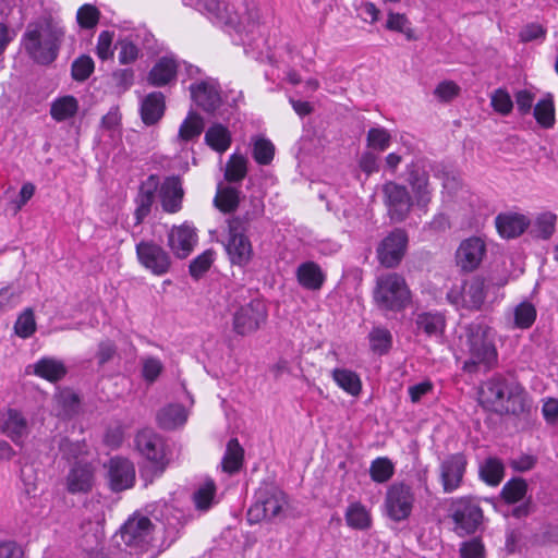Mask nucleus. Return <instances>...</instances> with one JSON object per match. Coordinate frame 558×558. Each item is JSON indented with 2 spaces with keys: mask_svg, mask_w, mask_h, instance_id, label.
<instances>
[{
  "mask_svg": "<svg viewBox=\"0 0 558 558\" xmlns=\"http://www.w3.org/2000/svg\"><path fill=\"white\" fill-rule=\"evenodd\" d=\"M287 504L286 494L281 489L272 485H265L256 493V500L247 511V521L250 524H255L280 519Z\"/></svg>",
  "mask_w": 558,
  "mask_h": 558,
  "instance_id": "39448f33",
  "label": "nucleus"
},
{
  "mask_svg": "<svg viewBox=\"0 0 558 558\" xmlns=\"http://www.w3.org/2000/svg\"><path fill=\"white\" fill-rule=\"evenodd\" d=\"M263 208L259 202L253 203V210L247 211L243 217H233L228 221L229 239L226 244V251L232 265L245 266L253 256L251 241L245 235L246 225L260 216Z\"/></svg>",
  "mask_w": 558,
  "mask_h": 558,
  "instance_id": "20e7f679",
  "label": "nucleus"
},
{
  "mask_svg": "<svg viewBox=\"0 0 558 558\" xmlns=\"http://www.w3.org/2000/svg\"><path fill=\"white\" fill-rule=\"evenodd\" d=\"M275 147L272 143L266 138H258L254 143L253 157L259 165H268L274 159Z\"/></svg>",
  "mask_w": 558,
  "mask_h": 558,
  "instance_id": "6e6d98bb",
  "label": "nucleus"
},
{
  "mask_svg": "<svg viewBox=\"0 0 558 558\" xmlns=\"http://www.w3.org/2000/svg\"><path fill=\"white\" fill-rule=\"evenodd\" d=\"M296 278L303 288L317 291L323 287L326 276L319 265L314 262H305L298 267Z\"/></svg>",
  "mask_w": 558,
  "mask_h": 558,
  "instance_id": "7c9ffc66",
  "label": "nucleus"
},
{
  "mask_svg": "<svg viewBox=\"0 0 558 558\" xmlns=\"http://www.w3.org/2000/svg\"><path fill=\"white\" fill-rule=\"evenodd\" d=\"M247 173V159L238 154L230 156L225 170V179L228 182H240Z\"/></svg>",
  "mask_w": 558,
  "mask_h": 558,
  "instance_id": "ea45409f",
  "label": "nucleus"
},
{
  "mask_svg": "<svg viewBox=\"0 0 558 558\" xmlns=\"http://www.w3.org/2000/svg\"><path fill=\"white\" fill-rule=\"evenodd\" d=\"M63 38L64 29L60 22L46 15L27 25L22 44L34 61L49 64L58 57Z\"/></svg>",
  "mask_w": 558,
  "mask_h": 558,
  "instance_id": "f03ea898",
  "label": "nucleus"
},
{
  "mask_svg": "<svg viewBox=\"0 0 558 558\" xmlns=\"http://www.w3.org/2000/svg\"><path fill=\"white\" fill-rule=\"evenodd\" d=\"M95 470L89 463L77 462L66 475V489L71 494H86L92 490Z\"/></svg>",
  "mask_w": 558,
  "mask_h": 558,
  "instance_id": "4be33fe9",
  "label": "nucleus"
},
{
  "mask_svg": "<svg viewBox=\"0 0 558 558\" xmlns=\"http://www.w3.org/2000/svg\"><path fill=\"white\" fill-rule=\"evenodd\" d=\"M267 319V307L260 300H252L233 313V330L246 336L257 331Z\"/></svg>",
  "mask_w": 558,
  "mask_h": 558,
  "instance_id": "1a4fd4ad",
  "label": "nucleus"
},
{
  "mask_svg": "<svg viewBox=\"0 0 558 558\" xmlns=\"http://www.w3.org/2000/svg\"><path fill=\"white\" fill-rule=\"evenodd\" d=\"M214 203L222 213L234 211L240 203V191L232 186H218Z\"/></svg>",
  "mask_w": 558,
  "mask_h": 558,
  "instance_id": "58836bf2",
  "label": "nucleus"
},
{
  "mask_svg": "<svg viewBox=\"0 0 558 558\" xmlns=\"http://www.w3.org/2000/svg\"><path fill=\"white\" fill-rule=\"evenodd\" d=\"M136 255L141 265L156 276H162L171 268L169 254L154 241L137 243Z\"/></svg>",
  "mask_w": 558,
  "mask_h": 558,
  "instance_id": "ddd939ff",
  "label": "nucleus"
},
{
  "mask_svg": "<svg viewBox=\"0 0 558 558\" xmlns=\"http://www.w3.org/2000/svg\"><path fill=\"white\" fill-rule=\"evenodd\" d=\"M409 20L404 14L389 12L388 20L386 22V28L392 32L402 33L408 39L413 38V32L408 27Z\"/></svg>",
  "mask_w": 558,
  "mask_h": 558,
  "instance_id": "bf43d9fd",
  "label": "nucleus"
},
{
  "mask_svg": "<svg viewBox=\"0 0 558 558\" xmlns=\"http://www.w3.org/2000/svg\"><path fill=\"white\" fill-rule=\"evenodd\" d=\"M462 558H484V546L478 539H471L460 548Z\"/></svg>",
  "mask_w": 558,
  "mask_h": 558,
  "instance_id": "774afa93",
  "label": "nucleus"
},
{
  "mask_svg": "<svg viewBox=\"0 0 558 558\" xmlns=\"http://www.w3.org/2000/svg\"><path fill=\"white\" fill-rule=\"evenodd\" d=\"M100 17L99 10L93 4L82 5L76 13V20L82 28L90 29L94 28Z\"/></svg>",
  "mask_w": 558,
  "mask_h": 558,
  "instance_id": "864d4df0",
  "label": "nucleus"
},
{
  "mask_svg": "<svg viewBox=\"0 0 558 558\" xmlns=\"http://www.w3.org/2000/svg\"><path fill=\"white\" fill-rule=\"evenodd\" d=\"M345 520L349 526L357 530H364L371 525V517L367 510L359 502L349 506Z\"/></svg>",
  "mask_w": 558,
  "mask_h": 558,
  "instance_id": "37998d69",
  "label": "nucleus"
},
{
  "mask_svg": "<svg viewBox=\"0 0 558 558\" xmlns=\"http://www.w3.org/2000/svg\"><path fill=\"white\" fill-rule=\"evenodd\" d=\"M119 47V62L121 64H131L138 58L140 50L137 46L129 39H122L118 41Z\"/></svg>",
  "mask_w": 558,
  "mask_h": 558,
  "instance_id": "e2e57ef3",
  "label": "nucleus"
},
{
  "mask_svg": "<svg viewBox=\"0 0 558 558\" xmlns=\"http://www.w3.org/2000/svg\"><path fill=\"white\" fill-rule=\"evenodd\" d=\"M166 101L161 92H153L141 104V118L145 125H155L165 114Z\"/></svg>",
  "mask_w": 558,
  "mask_h": 558,
  "instance_id": "c85d7f7f",
  "label": "nucleus"
},
{
  "mask_svg": "<svg viewBox=\"0 0 558 558\" xmlns=\"http://www.w3.org/2000/svg\"><path fill=\"white\" fill-rule=\"evenodd\" d=\"M395 473V466L392 462L385 457L375 459L369 468V474L374 482L386 483Z\"/></svg>",
  "mask_w": 558,
  "mask_h": 558,
  "instance_id": "a18cd8bd",
  "label": "nucleus"
},
{
  "mask_svg": "<svg viewBox=\"0 0 558 558\" xmlns=\"http://www.w3.org/2000/svg\"><path fill=\"white\" fill-rule=\"evenodd\" d=\"M205 121L196 111L191 110L184 121L181 123L178 133V140L190 142L197 138L204 131Z\"/></svg>",
  "mask_w": 558,
  "mask_h": 558,
  "instance_id": "72a5a7b5",
  "label": "nucleus"
},
{
  "mask_svg": "<svg viewBox=\"0 0 558 558\" xmlns=\"http://www.w3.org/2000/svg\"><path fill=\"white\" fill-rule=\"evenodd\" d=\"M34 374L51 383L62 379L66 367L62 361L53 357H43L34 365Z\"/></svg>",
  "mask_w": 558,
  "mask_h": 558,
  "instance_id": "2f4dec72",
  "label": "nucleus"
},
{
  "mask_svg": "<svg viewBox=\"0 0 558 558\" xmlns=\"http://www.w3.org/2000/svg\"><path fill=\"white\" fill-rule=\"evenodd\" d=\"M189 89L192 100L207 113H214L222 105L221 89L214 78L198 81Z\"/></svg>",
  "mask_w": 558,
  "mask_h": 558,
  "instance_id": "dca6fc26",
  "label": "nucleus"
},
{
  "mask_svg": "<svg viewBox=\"0 0 558 558\" xmlns=\"http://www.w3.org/2000/svg\"><path fill=\"white\" fill-rule=\"evenodd\" d=\"M137 450L153 463L155 471L160 474L166 468L163 442L151 429H143L135 437Z\"/></svg>",
  "mask_w": 558,
  "mask_h": 558,
  "instance_id": "a211bd4d",
  "label": "nucleus"
},
{
  "mask_svg": "<svg viewBox=\"0 0 558 558\" xmlns=\"http://www.w3.org/2000/svg\"><path fill=\"white\" fill-rule=\"evenodd\" d=\"M77 110L78 101L69 95L60 97L51 104L50 114L56 121L61 122L74 117Z\"/></svg>",
  "mask_w": 558,
  "mask_h": 558,
  "instance_id": "e433bc0d",
  "label": "nucleus"
},
{
  "mask_svg": "<svg viewBox=\"0 0 558 558\" xmlns=\"http://www.w3.org/2000/svg\"><path fill=\"white\" fill-rule=\"evenodd\" d=\"M536 318V310L529 302L520 303L514 310V324L520 328H529Z\"/></svg>",
  "mask_w": 558,
  "mask_h": 558,
  "instance_id": "5fc2aeb1",
  "label": "nucleus"
},
{
  "mask_svg": "<svg viewBox=\"0 0 558 558\" xmlns=\"http://www.w3.org/2000/svg\"><path fill=\"white\" fill-rule=\"evenodd\" d=\"M494 338L493 329L482 323H472L465 327V347L470 356L463 365L465 371L474 372L478 365L490 369L496 365L498 354Z\"/></svg>",
  "mask_w": 558,
  "mask_h": 558,
  "instance_id": "7ed1b4c3",
  "label": "nucleus"
},
{
  "mask_svg": "<svg viewBox=\"0 0 558 558\" xmlns=\"http://www.w3.org/2000/svg\"><path fill=\"white\" fill-rule=\"evenodd\" d=\"M158 186L159 178L156 174H150L140 185L138 193L135 198V225H141L144 221V219L150 214L153 204L155 202V193Z\"/></svg>",
  "mask_w": 558,
  "mask_h": 558,
  "instance_id": "5701e85b",
  "label": "nucleus"
},
{
  "mask_svg": "<svg viewBox=\"0 0 558 558\" xmlns=\"http://www.w3.org/2000/svg\"><path fill=\"white\" fill-rule=\"evenodd\" d=\"M0 429L15 444H21L28 435V425L24 415L15 410L9 409L0 416Z\"/></svg>",
  "mask_w": 558,
  "mask_h": 558,
  "instance_id": "a878e982",
  "label": "nucleus"
},
{
  "mask_svg": "<svg viewBox=\"0 0 558 558\" xmlns=\"http://www.w3.org/2000/svg\"><path fill=\"white\" fill-rule=\"evenodd\" d=\"M95 63L87 54H82L72 63L71 72L73 80L77 82L86 81L94 72Z\"/></svg>",
  "mask_w": 558,
  "mask_h": 558,
  "instance_id": "8fccbe9b",
  "label": "nucleus"
},
{
  "mask_svg": "<svg viewBox=\"0 0 558 558\" xmlns=\"http://www.w3.org/2000/svg\"><path fill=\"white\" fill-rule=\"evenodd\" d=\"M408 246V234L403 229H395L385 236L377 247V258L386 268L398 266Z\"/></svg>",
  "mask_w": 558,
  "mask_h": 558,
  "instance_id": "f8f14e48",
  "label": "nucleus"
},
{
  "mask_svg": "<svg viewBox=\"0 0 558 558\" xmlns=\"http://www.w3.org/2000/svg\"><path fill=\"white\" fill-rule=\"evenodd\" d=\"M451 518L459 533H474L483 520L480 506L470 497H461L452 500L450 505Z\"/></svg>",
  "mask_w": 558,
  "mask_h": 558,
  "instance_id": "9b49d317",
  "label": "nucleus"
},
{
  "mask_svg": "<svg viewBox=\"0 0 558 558\" xmlns=\"http://www.w3.org/2000/svg\"><path fill=\"white\" fill-rule=\"evenodd\" d=\"M466 463L468 461L463 453L449 454L441 461L439 477L446 494H450L461 486Z\"/></svg>",
  "mask_w": 558,
  "mask_h": 558,
  "instance_id": "f3484780",
  "label": "nucleus"
},
{
  "mask_svg": "<svg viewBox=\"0 0 558 558\" xmlns=\"http://www.w3.org/2000/svg\"><path fill=\"white\" fill-rule=\"evenodd\" d=\"M556 215L551 213H543L541 214L531 230V233L538 239L547 240L549 239L556 229Z\"/></svg>",
  "mask_w": 558,
  "mask_h": 558,
  "instance_id": "79ce46f5",
  "label": "nucleus"
},
{
  "mask_svg": "<svg viewBox=\"0 0 558 558\" xmlns=\"http://www.w3.org/2000/svg\"><path fill=\"white\" fill-rule=\"evenodd\" d=\"M154 529L149 518L134 514L121 527V538L130 547L144 549L153 539Z\"/></svg>",
  "mask_w": 558,
  "mask_h": 558,
  "instance_id": "4468645a",
  "label": "nucleus"
},
{
  "mask_svg": "<svg viewBox=\"0 0 558 558\" xmlns=\"http://www.w3.org/2000/svg\"><path fill=\"white\" fill-rule=\"evenodd\" d=\"M178 63L173 58L162 57L151 68L147 82L155 87H162L175 81Z\"/></svg>",
  "mask_w": 558,
  "mask_h": 558,
  "instance_id": "cd10ccee",
  "label": "nucleus"
},
{
  "mask_svg": "<svg viewBox=\"0 0 558 558\" xmlns=\"http://www.w3.org/2000/svg\"><path fill=\"white\" fill-rule=\"evenodd\" d=\"M198 7L216 19L218 23L231 26L238 32L253 31L259 19L255 8H247L243 14H239L218 0H199Z\"/></svg>",
  "mask_w": 558,
  "mask_h": 558,
  "instance_id": "0eeeda50",
  "label": "nucleus"
},
{
  "mask_svg": "<svg viewBox=\"0 0 558 558\" xmlns=\"http://www.w3.org/2000/svg\"><path fill=\"white\" fill-rule=\"evenodd\" d=\"M196 241L195 230L186 225L173 227L168 233V246L178 258H186Z\"/></svg>",
  "mask_w": 558,
  "mask_h": 558,
  "instance_id": "412c9836",
  "label": "nucleus"
},
{
  "mask_svg": "<svg viewBox=\"0 0 558 558\" xmlns=\"http://www.w3.org/2000/svg\"><path fill=\"white\" fill-rule=\"evenodd\" d=\"M408 182L414 194L416 206L426 210L432 201L428 173L423 168L412 163L408 170Z\"/></svg>",
  "mask_w": 558,
  "mask_h": 558,
  "instance_id": "b1692460",
  "label": "nucleus"
},
{
  "mask_svg": "<svg viewBox=\"0 0 558 558\" xmlns=\"http://www.w3.org/2000/svg\"><path fill=\"white\" fill-rule=\"evenodd\" d=\"M183 195L180 178L178 175L167 177L159 189L162 209L169 214L178 213L182 208Z\"/></svg>",
  "mask_w": 558,
  "mask_h": 558,
  "instance_id": "393cba45",
  "label": "nucleus"
},
{
  "mask_svg": "<svg viewBox=\"0 0 558 558\" xmlns=\"http://www.w3.org/2000/svg\"><path fill=\"white\" fill-rule=\"evenodd\" d=\"M374 300L381 310L400 311L404 308L410 301V290L404 278L398 274L378 277Z\"/></svg>",
  "mask_w": 558,
  "mask_h": 558,
  "instance_id": "423d86ee",
  "label": "nucleus"
},
{
  "mask_svg": "<svg viewBox=\"0 0 558 558\" xmlns=\"http://www.w3.org/2000/svg\"><path fill=\"white\" fill-rule=\"evenodd\" d=\"M108 475L110 488L113 492H122L134 485L135 468L130 460L116 457L109 461Z\"/></svg>",
  "mask_w": 558,
  "mask_h": 558,
  "instance_id": "6ab92c4d",
  "label": "nucleus"
},
{
  "mask_svg": "<svg viewBox=\"0 0 558 558\" xmlns=\"http://www.w3.org/2000/svg\"><path fill=\"white\" fill-rule=\"evenodd\" d=\"M416 325L428 336H437L442 332L445 320L439 314L422 313L416 318Z\"/></svg>",
  "mask_w": 558,
  "mask_h": 558,
  "instance_id": "c03bdc74",
  "label": "nucleus"
},
{
  "mask_svg": "<svg viewBox=\"0 0 558 558\" xmlns=\"http://www.w3.org/2000/svg\"><path fill=\"white\" fill-rule=\"evenodd\" d=\"M483 408L498 414L519 416L530 410V399L524 388L517 381L502 376H494L484 381L478 392Z\"/></svg>",
  "mask_w": 558,
  "mask_h": 558,
  "instance_id": "f257e3e1",
  "label": "nucleus"
},
{
  "mask_svg": "<svg viewBox=\"0 0 558 558\" xmlns=\"http://www.w3.org/2000/svg\"><path fill=\"white\" fill-rule=\"evenodd\" d=\"M156 420L160 428L172 430L185 424L187 411L181 404L171 403L157 412Z\"/></svg>",
  "mask_w": 558,
  "mask_h": 558,
  "instance_id": "c756f323",
  "label": "nucleus"
},
{
  "mask_svg": "<svg viewBox=\"0 0 558 558\" xmlns=\"http://www.w3.org/2000/svg\"><path fill=\"white\" fill-rule=\"evenodd\" d=\"M485 298V281L478 276L464 281L461 287L452 288L447 293V299L451 304L468 310H480Z\"/></svg>",
  "mask_w": 558,
  "mask_h": 558,
  "instance_id": "9d476101",
  "label": "nucleus"
},
{
  "mask_svg": "<svg viewBox=\"0 0 558 558\" xmlns=\"http://www.w3.org/2000/svg\"><path fill=\"white\" fill-rule=\"evenodd\" d=\"M505 466L498 458L489 457L480 465L481 478L490 486H497L504 477Z\"/></svg>",
  "mask_w": 558,
  "mask_h": 558,
  "instance_id": "4c0bfd02",
  "label": "nucleus"
},
{
  "mask_svg": "<svg viewBox=\"0 0 558 558\" xmlns=\"http://www.w3.org/2000/svg\"><path fill=\"white\" fill-rule=\"evenodd\" d=\"M114 38V33L111 31H102L98 35L97 45H96V54L102 60H109L113 58L114 51L112 48V43Z\"/></svg>",
  "mask_w": 558,
  "mask_h": 558,
  "instance_id": "13d9d810",
  "label": "nucleus"
},
{
  "mask_svg": "<svg viewBox=\"0 0 558 558\" xmlns=\"http://www.w3.org/2000/svg\"><path fill=\"white\" fill-rule=\"evenodd\" d=\"M57 405L59 408L58 415L71 417L78 412L80 398L72 391H62L57 396Z\"/></svg>",
  "mask_w": 558,
  "mask_h": 558,
  "instance_id": "49530a36",
  "label": "nucleus"
},
{
  "mask_svg": "<svg viewBox=\"0 0 558 558\" xmlns=\"http://www.w3.org/2000/svg\"><path fill=\"white\" fill-rule=\"evenodd\" d=\"M333 380L347 393L357 397L362 391V383L359 375L347 368H335L331 373Z\"/></svg>",
  "mask_w": 558,
  "mask_h": 558,
  "instance_id": "f704fd0d",
  "label": "nucleus"
},
{
  "mask_svg": "<svg viewBox=\"0 0 558 558\" xmlns=\"http://www.w3.org/2000/svg\"><path fill=\"white\" fill-rule=\"evenodd\" d=\"M116 355L117 345L112 341L105 340L98 344L96 357L99 366H102L106 363L110 362Z\"/></svg>",
  "mask_w": 558,
  "mask_h": 558,
  "instance_id": "338daca9",
  "label": "nucleus"
},
{
  "mask_svg": "<svg viewBox=\"0 0 558 558\" xmlns=\"http://www.w3.org/2000/svg\"><path fill=\"white\" fill-rule=\"evenodd\" d=\"M486 247L482 239L472 236L461 242L457 250V265L464 271L476 269L485 255Z\"/></svg>",
  "mask_w": 558,
  "mask_h": 558,
  "instance_id": "aec40b11",
  "label": "nucleus"
},
{
  "mask_svg": "<svg viewBox=\"0 0 558 558\" xmlns=\"http://www.w3.org/2000/svg\"><path fill=\"white\" fill-rule=\"evenodd\" d=\"M459 93L460 87L453 81H444L439 83L434 90L435 96L444 102L452 100Z\"/></svg>",
  "mask_w": 558,
  "mask_h": 558,
  "instance_id": "0e129e2a",
  "label": "nucleus"
},
{
  "mask_svg": "<svg viewBox=\"0 0 558 558\" xmlns=\"http://www.w3.org/2000/svg\"><path fill=\"white\" fill-rule=\"evenodd\" d=\"M214 262L213 252L206 251L194 258L190 264V274L193 278H201L211 266Z\"/></svg>",
  "mask_w": 558,
  "mask_h": 558,
  "instance_id": "052dcab7",
  "label": "nucleus"
},
{
  "mask_svg": "<svg viewBox=\"0 0 558 558\" xmlns=\"http://www.w3.org/2000/svg\"><path fill=\"white\" fill-rule=\"evenodd\" d=\"M162 363L156 357H146L143 360L142 374L146 381H155L162 372Z\"/></svg>",
  "mask_w": 558,
  "mask_h": 558,
  "instance_id": "69168bd1",
  "label": "nucleus"
},
{
  "mask_svg": "<svg viewBox=\"0 0 558 558\" xmlns=\"http://www.w3.org/2000/svg\"><path fill=\"white\" fill-rule=\"evenodd\" d=\"M527 484L523 478H513L502 487L501 495L506 502L514 504L524 498Z\"/></svg>",
  "mask_w": 558,
  "mask_h": 558,
  "instance_id": "de8ad7c7",
  "label": "nucleus"
},
{
  "mask_svg": "<svg viewBox=\"0 0 558 558\" xmlns=\"http://www.w3.org/2000/svg\"><path fill=\"white\" fill-rule=\"evenodd\" d=\"M391 333L388 329L376 327L369 332V342L373 351L386 353L391 347Z\"/></svg>",
  "mask_w": 558,
  "mask_h": 558,
  "instance_id": "3c124183",
  "label": "nucleus"
},
{
  "mask_svg": "<svg viewBox=\"0 0 558 558\" xmlns=\"http://www.w3.org/2000/svg\"><path fill=\"white\" fill-rule=\"evenodd\" d=\"M495 225L501 238L514 239L527 229L530 219L522 214L505 213L495 218Z\"/></svg>",
  "mask_w": 558,
  "mask_h": 558,
  "instance_id": "bb28decb",
  "label": "nucleus"
},
{
  "mask_svg": "<svg viewBox=\"0 0 558 558\" xmlns=\"http://www.w3.org/2000/svg\"><path fill=\"white\" fill-rule=\"evenodd\" d=\"M383 193L389 217L398 222L403 221L413 205L407 187L395 182H388L384 184Z\"/></svg>",
  "mask_w": 558,
  "mask_h": 558,
  "instance_id": "2eb2a0df",
  "label": "nucleus"
},
{
  "mask_svg": "<svg viewBox=\"0 0 558 558\" xmlns=\"http://www.w3.org/2000/svg\"><path fill=\"white\" fill-rule=\"evenodd\" d=\"M15 333L21 338L31 337L36 330V322L32 308H26L16 319Z\"/></svg>",
  "mask_w": 558,
  "mask_h": 558,
  "instance_id": "603ef678",
  "label": "nucleus"
},
{
  "mask_svg": "<svg viewBox=\"0 0 558 558\" xmlns=\"http://www.w3.org/2000/svg\"><path fill=\"white\" fill-rule=\"evenodd\" d=\"M216 486L213 481H207L204 485L197 488L193 494V501L196 509L206 511L208 510L215 498Z\"/></svg>",
  "mask_w": 558,
  "mask_h": 558,
  "instance_id": "09e8293b",
  "label": "nucleus"
},
{
  "mask_svg": "<svg viewBox=\"0 0 558 558\" xmlns=\"http://www.w3.org/2000/svg\"><path fill=\"white\" fill-rule=\"evenodd\" d=\"M390 144V134L385 129L373 128L367 133V145L384 151Z\"/></svg>",
  "mask_w": 558,
  "mask_h": 558,
  "instance_id": "680f3d73",
  "label": "nucleus"
},
{
  "mask_svg": "<svg viewBox=\"0 0 558 558\" xmlns=\"http://www.w3.org/2000/svg\"><path fill=\"white\" fill-rule=\"evenodd\" d=\"M490 104L494 110L502 116L509 114L513 108L511 96L504 88H498L492 94Z\"/></svg>",
  "mask_w": 558,
  "mask_h": 558,
  "instance_id": "4d7b16f0",
  "label": "nucleus"
},
{
  "mask_svg": "<svg viewBox=\"0 0 558 558\" xmlns=\"http://www.w3.org/2000/svg\"><path fill=\"white\" fill-rule=\"evenodd\" d=\"M415 504L413 487L405 482L391 484L386 492L384 508L386 515L393 522L408 520Z\"/></svg>",
  "mask_w": 558,
  "mask_h": 558,
  "instance_id": "6e6552de",
  "label": "nucleus"
},
{
  "mask_svg": "<svg viewBox=\"0 0 558 558\" xmlns=\"http://www.w3.org/2000/svg\"><path fill=\"white\" fill-rule=\"evenodd\" d=\"M205 143L217 153H225L231 145V133L225 125L215 123L205 133Z\"/></svg>",
  "mask_w": 558,
  "mask_h": 558,
  "instance_id": "473e14b6",
  "label": "nucleus"
},
{
  "mask_svg": "<svg viewBox=\"0 0 558 558\" xmlns=\"http://www.w3.org/2000/svg\"><path fill=\"white\" fill-rule=\"evenodd\" d=\"M534 118L544 129H550L555 124V107L551 97L541 99L534 107Z\"/></svg>",
  "mask_w": 558,
  "mask_h": 558,
  "instance_id": "a19ab883",
  "label": "nucleus"
},
{
  "mask_svg": "<svg viewBox=\"0 0 558 558\" xmlns=\"http://www.w3.org/2000/svg\"><path fill=\"white\" fill-rule=\"evenodd\" d=\"M244 450L236 438L228 441L227 450L222 459V470L233 474L238 472L243 463Z\"/></svg>",
  "mask_w": 558,
  "mask_h": 558,
  "instance_id": "c9c22d12",
  "label": "nucleus"
}]
</instances>
